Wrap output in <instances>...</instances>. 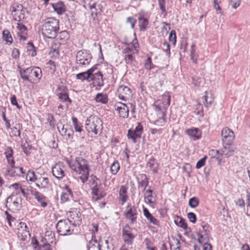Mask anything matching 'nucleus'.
<instances>
[{
	"instance_id": "1",
	"label": "nucleus",
	"mask_w": 250,
	"mask_h": 250,
	"mask_svg": "<svg viewBox=\"0 0 250 250\" xmlns=\"http://www.w3.org/2000/svg\"><path fill=\"white\" fill-rule=\"evenodd\" d=\"M69 167L76 174L80 175L79 178L82 183H85L88 179L89 168L87 161L84 158L78 157L74 161L66 160Z\"/></svg>"
},
{
	"instance_id": "2",
	"label": "nucleus",
	"mask_w": 250,
	"mask_h": 250,
	"mask_svg": "<svg viewBox=\"0 0 250 250\" xmlns=\"http://www.w3.org/2000/svg\"><path fill=\"white\" fill-rule=\"evenodd\" d=\"M59 30V21L54 18H49L46 19L42 28V35L50 39L48 42H53V39Z\"/></svg>"
},
{
	"instance_id": "3",
	"label": "nucleus",
	"mask_w": 250,
	"mask_h": 250,
	"mask_svg": "<svg viewBox=\"0 0 250 250\" xmlns=\"http://www.w3.org/2000/svg\"><path fill=\"white\" fill-rule=\"evenodd\" d=\"M19 72L21 78L29 83L39 81L42 75L41 69L37 67H30L26 69H20Z\"/></svg>"
},
{
	"instance_id": "4",
	"label": "nucleus",
	"mask_w": 250,
	"mask_h": 250,
	"mask_svg": "<svg viewBox=\"0 0 250 250\" xmlns=\"http://www.w3.org/2000/svg\"><path fill=\"white\" fill-rule=\"evenodd\" d=\"M85 128L88 132L95 135L100 133L103 129L102 121L97 116H90L85 121Z\"/></svg>"
},
{
	"instance_id": "5",
	"label": "nucleus",
	"mask_w": 250,
	"mask_h": 250,
	"mask_svg": "<svg viewBox=\"0 0 250 250\" xmlns=\"http://www.w3.org/2000/svg\"><path fill=\"white\" fill-rule=\"evenodd\" d=\"M22 206V198L17 194L10 195L6 199V207L11 211L18 212Z\"/></svg>"
},
{
	"instance_id": "6",
	"label": "nucleus",
	"mask_w": 250,
	"mask_h": 250,
	"mask_svg": "<svg viewBox=\"0 0 250 250\" xmlns=\"http://www.w3.org/2000/svg\"><path fill=\"white\" fill-rule=\"evenodd\" d=\"M73 227L71 223L66 219L60 220L56 225L57 232L63 236L70 234L73 231Z\"/></svg>"
},
{
	"instance_id": "7",
	"label": "nucleus",
	"mask_w": 250,
	"mask_h": 250,
	"mask_svg": "<svg viewBox=\"0 0 250 250\" xmlns=\"http://www.w3.org/2000/svg\"><path fill=\"white\" fill-rule=\"evenodd\" d=\"M10 11L13 19L19 22L22 21L25 18V11L23 6L18 3H14L10 7Z\"/></svg>"
},
{
	"instance_id": "8",
	"label": "nucleus",
	"mask_w": 250,
	"mask_h": 250,
	"mask_svg": "<svg viewBox=\"0 0 250 250\" xmlns=\"http://www.w3.org/2000/svg\"><path fill=\"white\" fill-rule=\"evenodd\" d=\"M85 9L90 10L92 16L97 15L102 11L103 6L100 3V0H87L83 5Z\"/></svg>"
},
{
	"instance_id": "9",
	"label": "nucleus",
	"mask_w": 250,
	"mask_h": 250,
	"mask_svg": "<svg viewBox=\"0 0 250 250\" xmlns=\"http://www.w3.org/2000/svg\"><path fill=\"white\" fill-rule=\"evenodd\" d=\"M15 162L12 164H8V167L4 172L5 176H9L10 177L22 176L24 177L25 172L23 170L22 167L15 166Z\"/></svg>"
},
{
	"instance_id": "10",
	"label": "nucleus",
	"mask_w": 250,
	"mask_h": 250,
	"mask_svg": "<svg viewBox=\"0 0 250 250\" xmlns=\"http://www.w3.org/2000/svg\"><path fill=\"white\" fill-rule=\"evenodd\" d=\"M137 208V206L128 204L124 212L125 216L132 224L136 222L138 215Z\"/></svg>"
},
{
	"instance_id": "11",
	"label": "nucleus",
	"mask_w": 250,
	"mask_h": 250,
	"mask_svg": "<svg viewBox=\"0 0 250 250\" xmlns=\"http://www.w3.org/2000/svg\"><path fill=\"white\" fill-rule=\"evenodd\" d=\"M91 58V55L86 50H80L76 55L77 63L80 65H85L90 63Z\"/></svg>"
},
{
	"instance_id": "12",
	"label": "nucleus",
	"mask_w": 250,
	"mask_h": 250,
	"mask_svg": "<svg viewBox=\"0 0 250 250\" xmlns=\"http://www.w3.org/2000/svg\"><path fill=\"white\" fill-rule=\"evenodd\" d=\"M35 186L40 189L48 188L50 182L46 174L37 173V177L35 183Z\"/></svg>"
},
{
	"instance_id": "13",
	"label": "nucleus",
	"mask_w": 250,
	"mask_h": 250,
	"mask_svg": "<svg viewBox=\"0 0 250 250\" xmlns=\"http://www.w3.org/2000/svg\"><path fill=\"white\" fill-rule=\"evenodd\" d=\"M65 166L63 163L59 162L52 167V174L58 180H61L65 176Z\"/></svg>"
},
{
	"instance_id": "14",
	"label": "nucleus",
	"mask_w": 250,
	"mask_h": 250,
	"mask_svg": "<svg viewBox=\"0 0 250 250\" xmlns=\"http://www.w3.org/2000/svg\"><path fill=\"white\" fill-rule=\"evenodd\" d=\"M122 237L124 242L129 245L133 244L135 237V235L132 233V229L128 225H126L123 229Z\"/></svg>"
},
{
	"instance_id": "15",
	"label": "nucleus",
	"mask_w": 250,
	"mask_h": 250,
	"mask_svg": "<svg viewBox=\"0 0 250 250\" xmlns=\"http://www.w3.org/2000/svg\"><path fill=\"white\" fill-rule=\"evenodd\" d=\"M221 136L223 143L225 145H231L234 139L233 132L228 127L222 129Z\"/></svg>"
},
{
	"instance_id": "16",
	"label": "nucleus",
	"mask_w": 250,
	"mask_h": 250,
	"mask_svg": "<svg viewBox=\"0 0 250 250\" xmlns=\"http://www.w3.org/2000/svg\"><path fill=\"white\" fill-rule=\"evenodd\" d=\"M67 220L73 226H79L82 221L81 214L76 210L70 211L67 213Z\"/></svg>"
},
{
	"instance_id": "17",
	"label": "nucleus",
	"mask_w": 250,
	"mask_h": 250,
	"mask_svg": "<svg viewBox=\"0 0 250 250\" xmlns=\"http://www.w3.org/2000/svg\"><path fill=\"white\" fill-rule=\"evenodd\" d=\"M22 22H19L17 23V28L19 31L18 32V36L19 37L20 43L21 45L24 44V42L27 40V28L25 25L23 24L24 21H22Z\"/></svg>"
},
{
	"instance_id": "18",
	"label": "nucleus",
	"mask_w": 250,
	"mask_h": 250,
	"mask_svg": "<svg viewBox=\"0 0 250 250\" xmlns=\"http://www.w3.org/2000/svg\"><path fill=\"white\" fill-rule=\"evenodd\" d=\"M69 38V35L67 31H63L60 32L59 37L53 39V42H51L50 44L48 43V45L50 47H53V46H57L58 45H61L64 44L66 41Z\"/></svg>"
},
{
	"instance_id": "19",
	"label": "nucleus",
	"mask_w": 250,
	"mask_h": 250,
	"mask_svg": "<svg viewBox=\"0 0 250 250\" xmlns=\"http://www.w3.org/2000/svg\"><path fill=\"white\" fill-rule=\"evenodd\" d=\"M119 98L124 101L129 99L132 95L130 89L126 86H120L117 90Z\"/></svg>"
},
{
	"instance_id": "20",
	"label": "nucleus",
	"mask_w": 250,
	"mask_h": 250,
	"mask_svg": "<svg viewBox=\"0 0 250 250\" xmlns=\"http://www.w3.org/2000/svg\"><path fill=\"white\" fill-rule=\"evenodd\" d=\"M116 110L118 111L120 117L127 118L128 116L129 107L125 104L119 102L115 105Z\"/></svg>"
},
{
	"instance_id": "21",
	"label": "nucleus",
	"mask_w": 250,
	"mask_h": 250,
	"mask_svg": "<svg viewBox=\"0 0 250 250\" xmlns=\"http://www.w3.org/2000/svg\"><path fill=\"white\" fill-rule=\"evenodd\" d=\"M125 54V60L126 63H130L134 60L133 54L137 53L138 50L136 48H125L122 51Z\"/></svg>"
},
{
	"instance_id": "22",
	"label": "nucleus",
	"mask_w": 250,
	"mask_h": 250,
	"mask_svg": "<svg viewBox=\"0 0 250 250\" xmlns=\"http://www.w3.org/2000/svg\"><path fill=\"white\" fill-rule=\"evenodd\" d=\"M20 225L21 229H19L18 237L20 240L24 241L29 238L30 235L29 231L27 230L28 228L25 223L21 222Z\"/></svg>"
},
{
	"instance_id": "23",
	"label": "nucleus",
	"mask_w": 250,
	"mask_h": 250,
	"mask_svg": "<svg viewBox=\"0 0 250 250\" xmlns=\"http://www.w3.org/2000/svg\"><path fill=\"white\" fill-rule=\"evenodd\" d=\"M202 229L200 230L199 232L197 233L198 236L197 240L199 243H203V239L206 240L208 239V226L207 225H202Z\"/></svg>"
},
{
	"instance_id": "24",
	"label": "nucleus",
	"mask_w": 250,
	"mask_h": 250,
	"mask_svg": "<svg viewBox=\"0 0 250 250\" xmlns=\"http://www.w3.org/2000/svg\"><path fill=\"white\" fill-rule=\"evenodd\" d=\"M186 133L193 140H197L201 138L202 131L198 128L192 127L186 130Z\"/></svg>"
},
{
	"instance_id": "25",
	"label": "nucleus",
	"mask_w": 250,
	"mask_h": 250,
	"mask_svg": "<svg viewBox=\"0 0 250 250\" xmlns=\"http://www.w3.org/2000/svg\"><path fill=\"white\" fill-rule=\"evenodd\" d=\"M235 148L231 145H225L221 150V155H224L226 157L229 158L232 156L235 151Z\"/></svg>"
},
{
	"instance_id": "26",
	"label": "nucleus",
	"mask_w": 250,
	"mask_h": 250,
	"mask_svg": "<svg viewBox=\"0 0 250 250\" xmlns=\"http://www.w3.org/2000/svg\"><path fill=\"white\" fill-rule=\"evenodd\" d=\"M32 194L42 207L45 208L47 206L46 197L43 194L37 191H35Z\"/></svg>"
},
{
	"instance_id": "27",
	"label": "nucleus",
	"mask_w": 250,
	"mask_h": 250,
	"mask_svg": "<svg viewBox=\"0 0 250 250\" xmlns=\"http://www.w3.org/2000/svg\"><path fill=\"white\" fill-rule=\"evenodd\" d=\"M92 81L100 87L104 85L103 75L101 72L98 71L91 76Z\"/></svg>"
},
{
	"instance_id": "28",
	"label": "nucleus",
	"mask_w": 250,
	"mask_h": 250,
	"mask_svg": "<svg viewBox=\"0 0 250 250\" xmlns=\"http://www.w3.org/2000/svg\"><path fill=\"white\" fill-rule=\"evenodd\" d=\"M144 215L145 217L149 220V222L152 224L159 226V221L149 212V210L146 208H143Z\"/></svg>"
},
{
	"instance_id": "29",
	"label": "nucleus",
	"mask_w": 250,
	"mask_h": 250,
	"mask_svg": "<svg viewBox=\"0 0 250 250\" xmlns=\"http://www.w3.org/2000/svg\"><path fill=\"white\" fill-rule=\"evenodd\" d=\"M102 241H98L93 238L90 241L87 246L88 250H101L103 245L101 244Z\"/></svg>"
},
{
	"instance_id": "30",
	"label": "nucleus",
	"mask_w": 250,
	"mask_h": 250,
	"mask_svg": "<svg viewBox=\"0 0 250 250\" xmlns=\"http://www.w3.org/2000/svg\"><path fill=\"white\" fill-rule=\"evenodd\" d=\"M137 181L139 186L144 188L143 190H145L148 184V181L146 175L143 173L140 174L137 177Z\"/></svg>"
},
{
	"instance_id": "31",
	"label": "nucleus",
	"mask_w": 250,
	"mask_h": 250,
	"mask_svg": "<svg viewBox=\"0 0 250 250\" xmlns=\"http://www.w3.org/2000/svg\"><path fill=\"white\" fill-rule=\"evenodd\" d=\"M138 22L140 30L143 31H145L148 24V21L141 13L139 14Z\"/></svg>"
},
{
	"instance_id": "32",
	"label": "nucleus",
	"mask_w": 250,
	"mask_h": 250,
	"mask_svg": "<svg viewBox=\"0 0 250 250\" xmlns=\"http://www.w3.org/2000/svg\"><path fill=\"white\" fill-rule=\"evenodd\" d=\"M146 166L150 168L153 173L158 172L159 164L156 162L154 157H152L146 164Z\"/></svg>"
},
{
	"instance_id": "33",
	"label": "nucleus",
	"mask_w": 250,
	"mask_h": 250,
	"mask_svg": "<svg viewBox=\"0 0 250 250\" xmlns=\"http://www.w3.org/2000/svg\"><path fill=\"white\" fill-rule=\"evenodd\" d=\"M127 188L124 186H122L120 189L119 200L121 201V204L123 205L127 201L128 196L127 195Z\"/></svg>"
},
{
	"instance_id": "34",
	"label": "nucleus",
	"mask_w": 250,
	"mask_h": 250,
	"mask_svg": "<svg viewBox=\"0 0 250 250\" xmlns=\"http://www.w3.org/2000/svg\"><path fill=\"white\" fill-rule=\"evenodd\" d=\"M4 155H5L8 164H12L15 162L13 157V150L11 147H8L5 149Z\"/></svg>"
},
{
	"instance_id": "35",
	"label": "nucleus",
	"mask_w": 250,
	"mask_h": 250,
	"mask_svg": "<svg viewBox=\"0 0 250 250\" xmlns=\"http://www.w3.org/2000/svg\"><path fill=\"white\" fill-rule=\"evenodd\" d=\"M52 7L55 12L59 15H61L65 11V7L63 2H57L52 4Z\"/></svg>"
},
{
	"instance_id": "36",
	"label": "nucleus",
	"mask_w": 250,
	"mask_h": 250,
	"mask_svg": "<svg viewBox=\"0 0 250 250\" xmlns=\"http://www.w3.org/2000/svg\"><path fill=\"white\" fill-rule=\"evenodd\" d=\"M155 107V110L156 111L161 112V117H160L159 119H157L155 122V125H163L165 123V114L164 112L162 111L161 108L159 105H154Z\"/></svg>"
},
{
	"instance_id": "37",
	"label": "nucleus",
	"mask_w": 250,
	"mask_h": 250,
	"mask_svg": "<svg viewBox=\"0 0 250 250\" xmlns=\"http://www.w3.org/2000/svg\"><path fill=\"white\" fill-rule=\"evenodd\" d=\"M66 88L63 87V91L57 94L59 99L62 102H68L71 104L72 100L69 98L68 93L66 91Z\"/></svg>"
},
{
	"instance_id": "38",
	"label": "nucleus",
	"mask_w": 250,
	"mask_h": 250,
	"mask_svg": "<svg viewBox=\"0 0 250 250\" xmlns=\"http://www.w3.org/2000/svg\"><path fill=\"white\" fill-rule=\"evenodd\" d=\"M76 77L77 79L80 80L82 81L84 80H86L88 82L92 81L91 75L88 71L77 74Z\"/></svg>"
},
{
	"instance_id": "39",
	"label": "nucleus",
	"mask_w": 250,
	"mask_h": 250,
	"mask_svg": "<svg viewBox=\"0 0 250 250\" xmlns=\"http://www.w3.org/2000/svg\"><path fill=\"white\" fill-rule=\"evenodd\" d=\"M208 155L211 158H216L218 161V164L219 165H221L222 161V155H221V153H220L219 150L216 149H211L208 152Z\"/></svg>"
},
{
	"instance_id": "40",
	"label": "nucleus",
	"mask_w": 250,
	"mask_h": 250,
	"mask_svg": "<svg viewBox=\"0 0 250 250\" xmlns=\"http://www.w3.org/2000/svg\"><path fill=\"white\" fill-rule=\"evenodd\" d=\"M95 100L96 102L105 104L108 102V98L106 94L99 93L96 95Z\"/></svg>"
},
{
	"instance_id": "41",
	"label": "nucleus",
	"mask_w": 250,
	"mask_h": 250,
	"mask_svg": "<svg viewBox=\"0 0 250 250\" xmlns=\"http://www.w3.org/2000/svg\"><path fill=\"white\" fill-rule=\"evenodd\" d=\"M166 81V76L164 73H158L155 76L156 84L160 86H162Z\"/></svg>"
},
{
	"instance_id": "42",
	"label": "nucleus",
	"mask_w": 250,
	"mask_h": 250,
	"mask_svg": "<svg viewBox=\"0 0 250 250\" xmlns=\"http://www.w3.org/2000/svg\"><path fill=\"white\" fill-rule=\"evenodd\" d=\"M174 223L177 226L184 229H186L188 228L185 220L182 217L177 216V218L174 220Z\"/></svg>"
},
{
	"instance_id": "43",
	"label": "nucleus",
	"mask_w": 250,
	"mask_h": 250,
	"mask_svg": "<svg viewBox=\"0 0 250 250\" xmlns=\"http://www.w3.org/2000/svg\"><path fill=\"white\" fill-rule=\"evenodd\" d=\"M203 98L206 102V104L205 106L206 107H208V105H211L213 102L214 99L210 92H208L207 91H206Z\"/></svg>"
},
{
	"instance_id": "44",
	"label": "nucleus",
	"mask_w": 250,
	"mask_h": 250,
	"mask_svg": "<svg viewBox=\"0 0 250 250\" xmlns=\"http://www.w3.org/2000/svg\"><path fill=\"white\" fill-rule=\"evenodd\" d=\"M3 39L6 43L10 44L13 41V39L10 32L7 30H5L2 32Z\"/></svg>"
},
{
	"instance_id": "45",
	"label": "nucleus",
	"mask_w": 250,
	"mask_h": 250,
	"mask_svg": "<svg viewBox=\"0 0 250 250\" xmlns=\"http://www.w3.org/2000/svg\"><path fill=\"white\" fill-rule=\"evenodd\" d=\"M26 179L27 181L32 182H35L37 177V173H35L34 171L29 170L27 174L25 173Z\"/></svg>"
},
{
	"instance_id": "46",
	"label": "nucleus",
	"mask_w": 250,
	"mask_h": 250,
	"mask_svg": "<svg viewBox=\"0 0 250 250\" xmlns=\"http://www.w3.org/2000/svg\"><path fill=\"white\" fill-rule=\"evenodd\" d=\"M120 168V167L119 162L117 161H114L110 167L111 172L113 175H115L118 172Z\"/></svg>"
},
{
	"instance_id": "47",
	"label": "nucleus",
	"mask_w": 250,
	"mask_h": 250,
	"mask_svg": "<svg viewBox=\"0 0 250 250\" xmlns=\"http://www.w3.org/2000/svg\"><path fill=\"white\" fill-rule=\"evenodd\" d=\"M127 137L128 139H131L133 143H135L137 142V138H140L139 135H138L133 131L129 129L127 132Z\"/></svg>"
},
{
	"instance_id": "48",
	"label": "nucleus",
	"mask_w": 250,
	"mask_h": 250,
	"mask_svg": "<svg viewBox=\"0 0 250 250\" xmlns=\"http://www.w3.org/2000/svg\"><path fill=\"white\" fill-rule=\"evenodd\" d=\"M72 121L73 123V125L74 127V128L77 132H81L82 130V126L81 125L80 123H79L78 122V120L77 118L75 117H72Z\"/></svg>"
},
{
	"instance_id": "49",
	"label": "nucleus",
	"mask_w": 250,
	"mask_h": 250,
	"mask_svg": "<svg viewBox=\"0 0 250 250\" xmlns=\"http://www.w3.org/2000/svg\"><path fill=\"white\" fill-rule=\"evenodd\" d=\"M163 102L165 104V105L168 106L170 104V95L169 92H165L163 95Z\"/></svg>"
},
{
	"instance_id": "50",
	"label": "nucleus",
	"mask_w": 250,
	"mask_h": 250,
	"mask_svg": "<svg viewBox=\"0 0 250 250\" xmlns=\"http://www.w3.org/2000/svg\"><path fill=\"white\" fill-rule=\"evenodd\" d=\"M21 146L22 151L26 155H29L30 154V150L32 148V146L31 145L28 144L27 142H26L25 143L21 144Z\"/></svg>"
},
{
	"instance_id": "51",
	"label": "nucleus",
	"mask_w": 250,
	"mask_h": 250,
	"mask_svg": "<svg viewBox=\"0 0 250 250\" xmlns=\"http://www.w3.org/2000/svg\"><path fill=\"white\" fill-rule=\"evenodd\" d=\"M199 204V200L196 197H192L189 200L188 205L191 208H195L198 206Z\"/></svg>"
},
{
	"instance_id": "52",
	"label": "nucleus",
	"mask_w": 250,
	"mask_h": 250,
	"mask_svg": "<svg viewBox=\"0 0 250 250\" xmlns=\"http://www.w3.org/2000/svg\"><path fill=\"white\" fill-rule=\"evenodd\" d=\"M144 66L145 69L149 70L154 67V65L151 62V58L150 57H148L147 59L145 61Z\"/></svg>"
},
{
	"instance_id": "53",
	"label": "nucleus",
	"mask_w": 250,
	"mask_h": 250,
	"mask_svg": "<svg viewBox=\"0 0 250 250\" xmlns=\"http://www.w3.org/2000/svg\"><path fill=\"white\" fill-rule=\"evenodd\" d=\"M92 185H93L92 188V195H97L98 193H99V184L96 181H93L92 183Z\"/></svg>"
},
{
	"instance_id": "54",
	"label": "nucleus",
	"mask_w": 250,
	"mask_h": 250,
	"mask_svg": "<svg viewBox=\"0 0 250 250\" xmlns=\"http://www.w3.org/2000/svg\"><path fill=\"white\" fill-rule=\"evenodd\" d=\"M49 55L52 58H56L59 56V50L58 48H51Z\"/></svg>"
},
{
	"instance_id": "55",
	"label": "nucleus",
	"mask_w": 250,
	"mask_h": 250,
	"mask_svg": "<svg viewBox=\"0 0 250 250\" xmlns=\"http://www.w3.org/2000/svg\"><path fill=\"white\" fill-rule=\"evenodd\" d=\"M207 159V156H205L203 158L199 160L196 165V168L199 169L204 166L205 164V162Z\"/></svg>"
},
{
	"instance_id": "56",
	"label": "nucleus",
	"mask_w": 250,
	"mask_h": 250,
	"mask_svg": "<svg viewBox=\"0 0 250 250\" xmlns=\"http://www.w3.org/2000/svg\"><path fill=\"white\" fill-rule=\"evenodd\" d=\"M214 8L215 9L217 13H220L222 14V9L219 6L220 0H213Z\"/></svg>"
},
{
	"instance_id": "57",
	"label": "nucleus",
	"mask_w": 250,
	"mask_h": 250,
	"mask_svg": "<svg viewBox=\"0 0 250 250\" xmlns=\"http://www.w3.org/2000/svg\"><path fill=\"white\" fill-rule=\"evenodd\" d=\"M176 36L175 32L174 30L171 31L169 37V40L171 42L173 45H174L176 42Z\"/></svg>"
},
{
	"instance_id": "58",
	"label": "nucleus",
	"mask_w": 250,
	"mask_h": 250,
	"mask_svg": "<svg viewBox=\"0 0 250 250\" xmlns=\"http://www.w3.org/2000/svg\"><path fill=\"white\" fill-rule=\"evenodd\" d=\"M143 126L141 125L140 123H138L137 125L136 126L135 130L133 131L138 135H139L140 137H141L142 133L143 132Z\"/></svg>"
},
{
	"instance_id": "59",
	"label": "nucleus",
	"mask_w": 250,
	"mask_h": 250,
	"mask_svg": "<svg viewBox=\"0 0 250 250\" xmlns=\"http://www.w3.org/2000/svg\"><path fill=\"white\" fill-rule=\"evenodd\" d=\"M46 64L47 65H48V67L49 69L52 72L54 73V72L56 71V65L55 64L54 62H53L51 60H50L46 63Z\"/></svg>"
},
{
	"instance_id": "60",
	"label": "nucleus",
	"mask_w": 250,
	"mask_h": 250,
	"mask_svg": "<svg viewBox=\"0 0 250 250\" xmlns=\"http://www.w3.org/2000/svg\"><path fill=\"white\" fill-rule=\"evenodd\" d=\"M190 52H191V54H190L191 59L193 61L194 63H196L197 60V54L195 51V50L194 49V48H192Z\"/></svg>"
},
{
	"instance_id": "61",
	"label": "nucleus",
	"mask_w": 250,
	"mask_h": 250,
	"mask_svg": "<svg viewBox=\"0 0 250 250\" xmlns=\"http://www.w3.org/2000/svg\"><path fill=\"white\" fill-rule=\"evenodd\" d=\"M203 243H199L201 245H203L204 250H211V246L210 244L208 243V239L206 240L203 239Z\"/></svg>"
},
{
	"instance_id": "62",
	"label": "nucleus",
	"mask_w": 250,
	"mask_h": 250,
	"mask_svg": "<svg viewBox=\"0 0 250 250\" xmlns=\"http://www.w3.org/2000/svg\"><path fill=\"white\" fill-rule=\"evenodd\" d=\"M158 3L160 8L162 11L161 13H166V10L165 7V0H158Z\"/></svg>"
},
{
	"instance_id": "63",
	"label": "nucleus",
	"mask_w": 250,
	"mask_h": 250,
	"mask_svg": "<svg viewBox=\"0 0 250 250\" xmlns=\"http://www.w3.org/2000/svg\"><path fill=\"white\" fill-rule=\"evenodd\" d=\"M241 0H229V4L234 8H237L240 5Z\"/></svg>"
},
{
	"instance_id": "64",
	"label": "nucleus",
	"mask_w": 250,
	"mask_h": 250,
	"mask_svg": "<svg viewBox=\"0 0 250 250\" xmlns=\"http://www.w3.org/2000/svg\"><path fill=\"white\" fill-rule=\"evenodd\" d=\"M188 217L189 220L192 223H195L196 221V216L195 213L189 212L188 213Z\"/></svg>"
}]
</instances>
